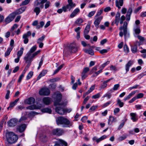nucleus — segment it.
Listing matches in <instances>:
<instances>
[{"mask_svg":"<svg viewBox=\"0 0 146 146\" xmlns=\"http://www.w3.org/2000/svg\"><path fill=\"white\" fill-rule=\"evenodd\" d=\"M58 125H61L63 127H70L72 126V123L67 118L62 116H60L56 119Z\"/></svg>","mask_w":146,"mask_h":146,"instance_id":"nucleus-1","label":"nucleus"},{"mask_svg":"<svg viewBox=\"0 0 146 146\" xmlns=\"http://www.w3.org/2000/svg\"><path fill=\"white\" fill-rule=\"evenodd\" d=\"M6 138L7 141L11 144L15 143L18 139L17 136L12 132H8L6 133Z\"/></svg>","mask_w":146,"mask_h":146,"instance_id":"nucleus-2","label":"nucleus"},{"mask_svg":"<svg viewBox=\"0 0 146 146\" xmlns=\"http://www.w3.org/2000/svg\"><path fill=\"white\" fill-rule=\"evenodd\" d=\"M40 52V50H38L34 52L32 54L30 53H27L24 59L26 62L31 64V63L33 61L34 57L38 54Z\"/></svg>","mask_w":146,"mask_h":146,"instance_id":"nucleus-3","label":"nucleus"},{"mask_svg":"<svg viewBox=\"0 0 146 146\" xmlns=\"http://www.w3.org/2000/svg\"><path fill=\"white\" fill-rule=\"evenodd\" d=\"M127 23L126 21H125L123 23V26H121L119 28V30L121 31L119 32V35L122 37L123 35V33L122 31L123 30V34L124 35L125 38H127L129 36V34L127 33Z\"/></svg>","mask_w":146,"mask_h":146,"instance_id":"nucleus-4","label":"nucleus"},{"mask_svg":"<svg viewBox=\"0 0 146 146\" xmlns=\"http://www.w3.org/2000/svg\"><path fill=\"white\" fill-rule=\"evenodd\" d=\"M68 4L66 6H64L62 7L63 11L66 12L68 11V10L69 11H70L72 9L75 7L76 5L75 3H74L71 0H68Z\"/></svg>","mask_w":146,"mask_h":146,"instance_id":"nucleus-5","label":"nucleus"},{"mask_svg":"<svg viewBox=\"0 0 146 146\" xmlns=\"http://www.w3.org/2000/svg\"><path fill=\"white\" fill-rule=\"evenodd\" d=\"M120 13L119 12H117L115 16V19L114 20L118 24L119 21L120 24L121 25L123 23V21L125 20V17L124 15L121 16L120 18Z\"/></svg>","mask_w":146,"mask_h":146,"instance_id":"nucleus-6","label":"nucleus"},{"mask_svg":"<svg viewBox=\"0 0 146 146\" xmlns=\"http://www.w3.org/2000/svg\"><path fill=\"white\" fill-rule=\"evenodd\" d=\"M54 95H56V100L54 102V105H63L62 103H60V102L61 101L62 98L61 94L59 92H57L55 93Z\"/></svg>","mask_w":146,"mask_h":146,"instance_id":"nucleus-7","label":"nucleus"},{"mask_svg":"<svg viewBox=\"0 0 146 146\" xmlns=\"http://www.w3.org/2000/svg\"><path fill=\"white\" fill-rule=\"evenodd\" d=\"M52 132L54 135L60 136L63 134L65 131L64 130L62 129L57 128L53 129L52 130Z\"/></svg>","mask_w":146,"mask_h":146,"instance_id":"nucleus-8","label":"nucleus"},{"mask_svg":"<svg viewBox=\"0 0 146 146\" xmlns=\"http://www.w3.org/2000/svg\"><path fill=\"white\" fill-rule=\"evenodd\" d=\"M50 94V91L47 88L44 87L39 91V94L41 96H48Z\"/></svg>","mask_w":146,"mask_h":146,"instance_id":"nucleus-9","label":"nucleus"},{"mask_svg":"<svg viewBox=\"0 0 146 146\" xmlns=\"http://www.w3.org/2000/svg\"><path fill=\"white\" fill-rule=\"evenodd\" d=\"M46 0H36L35 1L34 6L38 7L40 5V7L41 9H42L44 7V3L46 1Z\"/></svg>","mask_w":146,"mask_h":146,"instance_id":"nucleus-10","label":"nucleus"},{"mask_svg":"<svg viewBox=\"0 0 146 146\" xmlns=\"http://www.w3.org/2000/svg\"><path fill=\"white\" fill-rule=\"evenodd\" d=\"M67 50L72 53L75 52L77 50V47L75 44H71L68 47Z\"/></svg>","mask_w":146,"mask_h":146,"instance_id":"nucleus-11","label":"nucleus"},{"mask_svg":"<svg viewBox=\"0 0 146 146\" xmlns=\"http://www.w3.org/2000/svg\"><path fill=\"white\" fill-rule=\"evenodd\" d=\"M103 16H101L100 17L95 16L94 19L95 20L94 22V24L95 26L97 28H98L99 27V25L103 19Z\"/></svg>","mask_w":146,"mask_h":146,"instance_id":"nucleus-12","label":"nucleus"},{"mask_svg":"<svg viewBox=\"0 0 146 146\" xmlns=\"http://www.w3.org/2000/svg\"><path fill=\"white\" fill-rule=\"evenodd\" d=\"M108 136L106 135H104L99 138H98L96 136H94L92 138V140L93 141H95L97 143H99L101 141H102L104 139H106Z\"/></svg>","mask_w":146,"mask_h":146,"instance_id":"nucleus-13","label":"nucleus"},{"mask_svg":"<svg viewBox=\"0 0 146 146\" xmlns=\"http://www.w3.org/2000/svg\"><path fill=\"white\" fill-rule=\"evenodd\" d=\"M15 16L14 13H13L10 14L5 19V21L6 24H8L12 21L14 19Z\"/></svg>","mask_w":146,"mask_h":146,"instance_id":"nucleus-14","label":"nucleus"},{"mask_svg":"<svg viewBox=\"0 0 146 146\" xmlns=\"http://www.w3.org/2000/svg\"><path fill=\"white\" fill-rule=\"evenodd\" d=\"M18 120L15 118L12 119L8 122V125L10 127H14L17 124Z\"/></svg>","mask_w":146,"mask_h":146,"instance_id":"nucleus-15","label":"nucleus"},{"mask_svg":"<svg viewBox=\"0 0 146 146\" xmlns=\"http://www.w3.org/2000/svg\"><path fill=\"white\" fill-rule=\"evenodd\" d=\"M55 110L56 112L60 115H62L65 114L64 108L61 107H57L55 109Z\"/></svg>","mask_w":146,"mask_h":146,"instance_id":"nucleus-16","label":"nucleus"},{"mask_svg":"<svg viewBox=\"0 0 146 146\" xmlns=\"http://www.w3.org/2000/svg\"><path fill=\"white\" fill-rule=\"evenodd\" d=\"M80 12V9L78 8L74 9L70 15V17L71 18H73L78 15Z\"/></svg>","mask_w":146,"mask_h":146,"instance_id":"nucleus-17","label":"nucleus"},{"mask_svg":"<svg viewBox=\"0 0 146 146\" xmlns=\"http://www.w3.org/2000/svg\"><path fill=\"white\" fill-rule=\"evenodd\" d=\"M89 70V68L88 67H85L84 68L83 72L82 73V79H84L87 77L86 74Z\"/></svg>","mask_w":146,"mask_h":146,"instance_id":"nucleus-18","label":"nucleus"},{"mask_svg":"<svg viewBox=\"0 0 146 146\" xmlns=\"http://www.w3.org/2000/svg\"><path fill=\"white\" fill-rule=\"evenodd\" d=\"M124 0H116L115 5L119 9H121V7L123 5Z\"/></svg>","mask_w":146,"mask_h":146,"instance_id":"nucleus-19","label":"nucleus"},{"mask_svg":"<svg viewBox=\"0 0 146 146\" xmlns=\"http://www.w3.org/2000/svg\"><path fill=\"white\" fill-rule=\"evenodd\" d=\"M35 99L33 97H30L25 100V103L28 104H34L35 102Z\"/></svg>","mask_w":146,"mask_h":146,"instance_id":"nucleus-20","label":"nucleus"},{"mask_svg":"<svg viewBox=\"0 0 146 146\" xmlns=\"http://www.w3.org/2000/svg\"><path fill=\"white\" fill-rule=\"evenodd\" d=\"M51 100V99L49 97H44L42 99L43 102L46 105H48L50 104Z\"/></svg>","mask_w":146,"mask_h":146,"instance_id":"nucleus-21","label":"nucleus"},{"mask_svg":"<svg viewBox=\"0 0 146 146\" xmlns=\"http://www.w3.org/2000/svg\"><path fill=\"white\" fill-rule=\"evenodd\" d=\"M132 12V10L131 8L130 7L128 9L126 15V20L129 21L130 19L131 15Z\"/></svg>","mask_w":146,"mask_h":146,"instance_id":"nucleus-22","label":"nucleus"},{"mask_svg":"<svg viewBox=\"0 0 146 146\" xmlns=\"http://www.w3.org/2000/svg\"><path fill=\"white\" fill-rule=\"evenodd\" d=\"M40 139L41 142H46L48 140V139L45 134L42 133L40 135Z\"/></svg>","mask_w":146,"mask_h":146,"instance_id":"nucleus-23","label":"nucleus"},{"mask_svg":"<svg viewBox=\"0 0 146 146\" xmlns=\"http://www.w3.org/2000/svg\"><path fill=\"white\" fill-rule=\"evenodd\" d=\"M26 127V125L25 124L21 125L17 127V129L20 132L24 131Z\"/></svg>","mask_w":146,"mask_h":146,"instance_id":"nucleus-24","label":"nucleus"},{"mask_svg":"<svg viewBox=\"0 0 146 146\" xmlns=\"http://www.w3.org/2000/svg\"><path fill=\"white\" fill-rule=\"evenodd\" d=\"M130 115L131 117V119L132 120L133 122H135L137 121L138 119L136 113H130Z\"/></svg>","mask_w":146,"mask_h":146,"instance_id":"nucleus-25","label":"nucleus"},{"mask_svg":"<svg viewBox=\"0 0 146 146\" xmlns=\"http://www.w3.org/2000/svg\"><path fill=\"white\" fill-rule=\"evenodd\" d=\"M133 60H129L127 63L125 65V69L127 73L129 70V67L133 64Z\"/></svg>","mask_w":146,"mask_h":146,"instance_id":"nucleus-26","label":"nucleus"},{"mask_svg":"<svg viewBox=\"0 0 146 146\" xmlns=\"http://www.w3.org/2000/svg\"><path fill=\"white\" fill-rule=\"evenodd\" d=\"M134 33L133 35L135 37H136L140 33L141 31L139 27L137 28H134L133 29Z\"/></svg>","mask_w":146,"mask_h":146,"instance_id":"nucleus-27","label":"nucleus"},{"mask_svg":"<svg viewBox=\"0 0 146 146\" xmlns=\"http://www.w3.org/2000/svg\"><path fill=\"white\" fill-rule=\"evenodd\" d=\"M47 71L46 70H44L40 73L38 76L37 77V80H39L41 77L44 76L47 73Z\"/></svg>","mask_w":146,"mask_h":146,"instance_id":"nucleus-28","label":"nucleus"},{"mask_svg":"<svg viewBox=\"0 0 146 146\" xmlns=\"http://www.w3.org/2000/svg\"><path fill=\"white\" fill-rule=\"evenodd\" d=\"M60 143H56L54 146H63V145L64 146H68L67 143L66 142L62 140H60Z\"/></svg>","mask_w":146,"mask_h":146,"instance_id":"nucleus-29","label":"nucleus"},{"mask_svg":"<svg viewBox=\"0 0 146 146\" xmlns=\"http://www.w3.org/2000/svg\"><path fill=\"white\" fill-rule=\"evenodd\" d=\"M137 45L136 44H135L131 46V50L133 53H135L137 52Z\"/></svg>","mask_w":146,"mask_h":146,"instance_id":"nucleus-30","label":"nucleus"},{"mask_svg":"<svg viewBox=\"0 0 146 146\" xmlns=\"http://www.w3.org/2000/svg\"><path fill=\"white\" fill-rule=\"evenodd\" d=\"M116 121V118H114L111 116H110L109 117L108 120V124L110 125V123L114 122Z\"/></svg>","mask_w":146,"mask_h":146,"instance_id":"nucleus-31","label":"nucleus"},{"mask_svg":"<svg viewBox=\"0 0 146 146\" xmlns=\"http://www.w3.org/2000/svg\"><path fill=\"white\" fill-rule=\"evenodd\" d=\"M90 24H88L84 31V34H87L90 30Z\"/></svg>","mask_w":146,"mask_h":146,"instance_id":"nucleus-32","label":"nucleus"},{"mask_svg":"<svg viewBox=\"0 0 146 146\" xmlns=\"http://www.w3.org/2000/svg\"><path fill=\"white\" fill-rule=\"evenodd\" d=\"M35 8L34 9L33 11L36 13V15H38L41 11L40 7H38L35 6Z\"/></svg>","mask_w":146,"mask_h":146,"instance_id":"nucleus-33","label":"nucleus"},{"mask_svg":"<svg viewBox=\"0 0 146 146\" xmlns=\"http://www.w3.org/2000/svg\"><path fill=\"white\" fill-rule=\"evenodd\" d=\"M41 111L44 113H51L52 112L51 110L48 108H45L42 109Z\"/></svg>","mask_w":146,"mask_h":146,"instance_id":"nucleus-34","label":"nucleus"},{"mask_svg":"<svg viewBox=\"0 0 146 146\" xmlns=\"http://www.w3.org/2000/svg\"><path fill=\"white\" fill-rule=\"evenodd\" d=\"M24 50V48L23 47H21L20 50L18 51L17 52V56L20 57L23 55Z\"/></svg>","mask_w":146,"mask_h":146,"instance_id":"nucleus-35","label":"nucleus"},{"mask_svg":"<svg viewBox=\"0 0 146 146\" xmlns=\"http://www.w3.org/2000/svg\"><path fill=\"white\" fill-rule=\"evenodd\" d=\"M84 50L85 52L92 55H93L94 54V51L92 49L87 50L85 49Z\"/></svg>","mask_w":146,"mask_h":146,"instance_id":"nucleus-36","label":"nucleus"},{"mask_svg":"<svg viewBox=\"0 0 146 146\" xmlns=\"http://www.w3.org/2000/svg\"><path fill=\"white\" fill-rule=\"evenodd\" d=\"M37 48V46L36 45H34L31 48L30 50L28 53H30L31 54L35 51Z\"/></svg>","mask_w":146,"mask_h":146,"instance_id":"nucleus-37","label":"nucleus"},{"mask_svg":"<svg viewBox=\"0 0 146 146\" xmlns=\"http://www.w3.org/2000/svg\"><path fill=\"white\" fill-rule=\"evenodd\" d=\"M12 49H13L12 48H10L9 47L8 48L6 52L5 53V56H9L10 54V52Z\"/></svg>","mask_w":146,"mask_h":146,"instance_id":"nucleus-38","label":"nucleus"},{"mask_svg":"<svg viewBox=\"0 0 146 146\" xmlns=\"http://www.w3.org/2000/svg\"><path fill=\"white\" fill-rule=\"evenodd\" d=\"M117 104L120 108L123 107L124 105V103L121 102V101L119 99L117 100Z\"/></svg>","mask_w":146,"mask_h":146,"instance_id":"nucleus-39","label":"nucleus"},{"mask_svg":"<svg viewBox=\"0 0 146 146\" xmlns=\"http://www.w3.org/2000/svg\"><path fill=\"white\" fill-rule=\"evenodd\" d=\"M30 0H25L20 4V6L25 5L29 3Z\"/></svg>","mask_w":146,"mask_h":146,"instance_id":"nucleus-40","label":"nucleus"},{"mask_svg":"<svg viewBox=\"0 0 146 146\" xmlns=\"http://www.w3.org/2000/svg\"><path fill=\"white\" fill-rule=\"evenodd\" d=\"M60 79V78L58 77L55 78L50 79L49 81L51 82H54L59 81Z\"/></svg>","mask_w":146,"mask_h":146,"instance_id":"nucleus-41","label":"nucleus"},{"mask_svg":"<svg viewBox=\"0 0 146 146\" xmlns=\"http://www.w3.org/2000/svg\"><path fill=\"white\" fill-rule=\"evenodd\" d=\"M101 96L100 93H98L97 94L93 96L92 98L94 99H96L99 98Z\"/></svg>","mask_w":146,"mask_h":146,"instance_id":"nucleus-42","label":"nucleus"},{"mask_svg":"<svg viewBox=\"0 0 146 146\" xmlns=\"http://www.w3.org/2000/svg\"><path fill=\"white\" fill-rule=\"evenodd\" d=\"M45 3H46L44 5L45 9H46L50 7V3L49 1H47V0H46V1Z\"/></svg>","mask_w":146,"mask_h":146,"instance_id":"nucleus-43","label":"nucleus"},{"mask_svg":"<svg viewBox=\"0 0 146 146\" xmlns=\"http://www.w3.org/2000/svg\"><path fill=\"white\" fill-rule=\"evenodd\" d=\"M127 135H123L122 136L119 137L118 138V140L119 141H122L125 139L127 138Z\"/></svg>","mask_w":146,"mask_h":146,"instance_id":"nucleus-44","label":"nucleus"},{"mask_svg":"<svg viewBox=\"0 0 146 146\" xmlns=\"http://www.w3.org/2000/svg\"><path fill=\"white\" fill-rule=\"evenodd\" d=\"M23 12L22 11L21 9H19L17 10L15 12L13 13H14V15L15 16L17 15H19L22 13Z\"/></svg>","mask_w":146,"mask_h":146,"instance_id":"nucleus-45","label":"nucleus"},{"mask_svg":"<svg viewBox=\"0 0 146 146\" xmlns=\"http://www.w3.org/2000/svg\"><path fill=\"white\" fill-rule=\"evenodd\" d=\"M36 107L35 105L31 106L26 107V109L28 110H33L36 109Z\"/></svg>","mask_w":146,"mask_h":146,"instance_id":"nucleus-46","label":"nucleus"},{"mask_svg":"<svg viewBox=\"0 0 146 146\" xmlns=\"http://www.w3.org/2000/svg\"><path fill=\"white\" fill-rule=\"evenodd\" d=\"M33 72L32 71L30 72L28 74L27 76V79H29L33 76Z\"/></svg>","mask_w":146,"mask_h":146,"instance_id":"nucleus-47","label":"nucleus"},{"mask_svg":"<svg viewBox=\"0 0 146 146\" xmlns=\"http://www.w3.org/2000/svg\"><path fill=\"white\" fill-rule=\"evenodd\" d=\"M124 50L125 52L128 53L129 51V49L126 44H125L123 47Z\"/></svg>","mask_w":146,"mask_h":146,"instance_id":"nucleus-48","label":"nucleus"},{"mask_svg":"<svg viewBox=\"0 0 146 146\" xmlns=\"http://www.w3.org/2000/svg\"><path fill=\"white\" fill-rule=\"evenodd\" d=\"M103 12V9H100V10L98 11L97 13L95 16H98V17H100L101 16V15L102 13Z\"/></svg>","mask_w":146,"mask_h":146,"instance_id":"nucleus-49","label":"nucleus"},{"mask_svg":"<svg viewBox=\"0 0 146 146\" xmlns=\"http://www.w3.org/2000/svg\"><path fill=\"white\" fill-rule=\"evenodd\" d=\"M83 21L81 19H78L76 21L75 23L77 25H80L83 22Z\"/></svg>","mask_w":146,"mask_h":146,"instance_id":"nucleus-50","label":"nucleus"},{"mask_svg":"<svg viewBox=\"0 0 146 146\" xmlns=\"http://www.w3.org/2000/svg\"><path fill=\"white\" fill-rule=\"evenodd\" d=\"M110 69L112 71H117L118 70L116 66L112 65L110 66Z\"/></svg>","mask_w":146,"mask_h":146,"instance_id":"nucleus-51","label":"nucleus"},{"mask_svg":"<svg viewBox=\"0 0 146 146\" xmlns=\"http://www.w3.org/2000/svg\"><path fill=\"white\" fill-rule=\"evenodd\" d=\"M23 38L24 39V42L25 44L27 43L29 41L28 37H26L25 36L23 35Z\"/></svg>","mask_w":146,"mask_h":146,"instance_id":"nucleus-52","label":"nucleus"},{"mask_svg":"<svg viewBox=\"0 0 146 146\" xmlns=\"http://www.w3.org/2000/svg\"><path fill=\"white\" fill-rule=\"evenodd\" d=\"M112 103L111 101L108 102L106 103H104L102 106V107L103 108H106L110 104Z\"/></svg>","mask_w":146,"mask_h":146,"instance_id":"nucleus-53","label":"nucleus"},{"mask_svg":"<svg viewBox=\"0 0 146 146\" xmlns=\"http://www.w3.org/2000/svg\"><path fill=\"white\" fill-rule=\"evenodd\" d=\"M120 86V85L119 84H116L114 85L112 89L113 90L115 91L117 90Z\"/></svg>","mask_w":146,"mask_h":146,"instance_id":"nucleus-54","label":"nucleus"},{"mask_svg":"<svg viewBox=\"0 0 146 146\" xmlns=\"http://www.w3.org/2000/svg\"><path fill=\"white\" fill-rule=\"evenodd\" d=\"M45 36L44 35L42 36L41 37L39 38L37 40V43H40V42H42L44 40Z\"/></svg>","mask_w":146,"mask_h":146,"instance_id":"nucleus-55","label":"nucleus"},{"mask_svg":"<svg viewBox=\"0 0 146 146\" xmlns=\"http://www.w3.org/2000/svg\"><path fill=\"white\" fill-rule=\"evenodd\" d=\"M98 106H93L92 107L89 109V111L91 112L94 111L97 108Z\"/></svg>","mask_w":146,"mask_h":146,"instance_id":"nucleus-56","label":"nucleus"},{"mask_svg":"<svg viewBox=\"0 0 146 146\" xmlns=\"http://www.w3.org/2000/svg\"><path fill=\"white\" fill-rule=\"evenodd\" d=\"M95 13V11H92L89 13L87 16L89 17H91L94 15Z\"/></svg>","mask_w":146,"mask_h":146,"instance_id":"nucleus-57","label":"nucleus"},{"mask_svg":"<svg viewBox=\"0 0 146 146\" xmlns=\"http://www.w3.org/2000/svg\"><path fill=\"white\" fill-rule=\"evenodd\" d=\"M137 91V90H135L131 93L127 97L129 99L133 95H134Z\"/></svg>","mask_w":146,"mask_h":146,"instance_id":"nucleus-58","label":"nucleus"},{"mask_svg":"<svg viewBox=\"0 0 146 146\" xmlns=\"http://www.w3.org/2000/svg\"><path fill=\"white\" fill-rule=\"evenodd\" d=\"M110 63V61H107L105 63H104L101 66V68H102L103 69L107 65L109 64Z\"/></svg>","mask_w":146,"mask_h":146,"instance_id":"nucleus-59","label":"nucleus"},{"mask_svg":"<svg viewBox=\"0 0 146 146\" xmlns=\"http://www.w3.org/2000/svg\"><path fill=\"white\" fill-rule=\"evenodd\" d=\"M24 74H24L23 73H22V74H21V75L19 76V79L18 80V82L20 83L21 82L22 78L24 76Z\"/></svg>","mask_w":146,"mask_h":146,"instance_id":"nucleus-60","label":"nucleus"},{"mask_svg":"<svg viewBox=\"0 0 146 146\" xmlns=\"http://www.w3.org/2000/svg\"><path fill=\"white\" fill-rule=\"evenodd\" d=\"M143 96V94L142 93H140L138 94L136 98V99H139L141 98H142Z\"/></svg>","mask_w":146,"mask_h":146,"instance_id":"nucleus-61","label":"nucleus"},{"mask_svg":"<svg viewBox=\"0 0 146 146\" xmlns=\"http://www.w3.org/2000/svg\"><path fill=\"white\" fill-rule=\"evenodd\" d=\"M136 37H137L140 41L141 42H143L145 40L144 37L140 35H138Z\"/></svg>","mask_w":146,"mask_h":146,"instance_id":"nucleus-62","label":"nucleus"},{"mask_svg":"<svg viewBox=\"0 0 146 146\" xmlns=\"http://www.w3.org/2000/svg\"><path fill=\"white\" fill-rule=\"evenodd\" d=\"M90 97L89 96H87L84 100V101L83 103V104L85 105V104L87 101L90 98Z\"/></svg>","mask_w":146,"mask_h":146,"instance_id":"nucleus-63","label":"nucleus"},{"mask_svg":"<svg viewBox=\"0 0 146 146\" xmlns=\"http://www.w3.org/2000/svg\"><path fill=\"white\" fill-rule=\"evenodd\" d=\"M18 27V25L16 24H15L12 27L10 30V31L12 32L15 29H16Z\"/></svg>","mask_w":146,"mask_h":146,"instance_id":"nucleus-64","label":"nucleus"}]
</instances>
